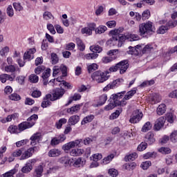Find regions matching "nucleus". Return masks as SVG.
<instances>
[{
  "mask_svg": "<svg viewBox=\"0 0 177 177\" xmlns=\"http://www.w3.org/2000/svg\"><path fill=\"white\" fill-rule=\"evenodd\" d=\"M37 120H38V115L33 114L27 119V121L21 122L18 126L10 125L8 128V131L10 133H21L26 129L32 128L37 124Z\"/></svg>",
  "mask_w": 177,
  "mask_h": 177,
  "instance_id": "nucleus-1",
  "label": "nucleus"
},
{
  "mask_svg": "<svg viewBox=\"0 0 177 177\" xmlns=\"http://www.w3.org/2000/svg\"><path fill=\"white\" fill-rule=\"evenodd\" d=\"M154 31H156V28L153 26V22L150 21L139 25V33L141 37H150L154 34Z\"/></svg>",
  "mask_w": 177,
  "mask_h": 177,
  "instance_id": "nucleus-2",
  "label": "nucleus"
},
{
  "mask_svg": "<svg viewBox=\"0 0 177 177\" xmlns=\"http://www.w3.org/2000/svg\"><path fill=\"white\" fill-rule=\"evenodd\" d=\"M91 78L93 81H96L98 83H103L109 80L107 73L100 71L94 72L91 75Z\"/></svg>",
  "mask_w": 177,
  "mask_h": 177,
  "instance_id": "nucleus-3",
  "label": "nucleus"
},
{
  "mask_svg": "<svg viewBox=\"0 0 177 177\" xmlns=\"http://www.w3.org/2000/svg\"><path fill=\"white\" fill-rule=\"evenodd\" d=\"M81 143H82V139L75 140L64 145L62 149L64 151L67 153V151H69L71 149H74L75 147H81Z\"/></svg>",
  "mask_w": 177,
  "mask_h": 177,
  "instance_id": "nucleus-4",
  "label": "nucleus"
},
{
  "mask_svg": "<svg viewBox=\"0 0 177 177\" xmlns=\"http://www.w3.org/2000/svg\"><path fill=\"white\" fill-rule=\"evenodd\" d=\"M62 77H66L67 75V66L64 65L55 66L53 67V77H56V75H62Z\"/></svg>",
  "mask_w": 177,
  "mask_h": 177,
  "instance_id": "nucleus-5",
  "label": "nucleus"
},
{
  "mask_svg": "<svg viewBox=\"0 0 177 177\" xmlns=\"http://www.w3.org/2000/svg\"><path fill=\"white\" fill-rule=\"evenodd\" d=\"M143 118V113L139 109L135 110L131 115L129 122L131 124H138Z\"/></svg>",
  "mask_w": 177,
  "mask_h": 177,
  "instance_id": "nucleus-6",
  "label": "nucleus"
},
{
  "mask_svg": "<svg viewBox=\"0 0 177 177\" xmlns=\"http://www.w3.org/2000/svg\"><path fill=\"white\" fill-rule=\"evenodd\" d=\"M35 162H37V159H30L28 160L21 169L22 174H30V172L32 171Z\"/></svg>",
  "mask_w": 177,
  "mask_h": 177,
  "instance_id": "nucleus-7",
  "label": "nucleus"
},
{
  "mask_svg": "<svg viewBox=\"0 0 177 177\" xmlns=\"http://www.w3.org/2000/svg\"><path fill=\"white\" fill-rule=\"evenodd\" d=\"M119 32L120 30L118 29H114L111 30L109 32V34H111V35H113V37L108 41V44H110V45L112 46L117 45V44H118Z\"/></svg>",
  "mask_w": 177,
  "mask_h": 177,
  "instance_id": "nucleus-8",
  "label": "nucleus"
},
{
  "mask_svg": "<svg viewBox=\"0 0 177 177\" xmlns=\"http://www.w3.org/2000/svg\"><path fill=\"white\" fill-rule=\"evenodd\" d=\"M30 146H36L39 142L42 140V133L41 132H37L32 134L30 138Z\"/></svg>",
  "mask_w": 177,
  "mask_h": 177,
  "instance_id": "nucleus-9",
  "label": "nucleus"
},
{
  "mask_svg": "<svg viewBox=\"0 0 177 177\" xmlns=\"http://www.w3.org/2000/svg\"><path fill=\"white\" fill-rule=\"evenodd\" d=\"M118 66L120 69V74H125L127 70L129 68V61L124 59L118 63Z\"/></svg>",
  "mask_w": 177,
  "mask_h": 177,
  "instance_id": "nucleus-10",
  "label": "nucleus"
},
{
  "mask_svg": "<svg viewBox=\"0 0 177 177\" xmlns=\"http://www.w3.org/2000/svg\"><path fill=\"white\" fill-rule=\"evenodd\" d=\"M64 95V90L63 88H57L55 90L53 94H51V102H55L60 99Z\"/></svg>",
  "mask_w": 177,
  "mask_h": 177,
  "instance_id": "nucleus-11",
  "label": "nucleus"
},
{
  "mask_svg": "<svg viewBox=\"0 0 177 177\" xmlns=\"http://www.w3.org/2000/svg\"><path fill=\"white\" fill-rule=\"evenodd\" d=\"M165 124V118L164 116H161L157 119L154 124L155 131H160L164 124Z\"/></svg>",
  "mask_w": 177,
  "mask_h": 177,
  "instance_id": "nucleus-12",
  "label": "nucleus"
},
{
  "mask_svg": "<svg viewBox=\"0 0 177 177\" xmlns=\"http://www.w3.org/2000/svg\"><path fill=\"white\" fill-rule=\"evenodd\" d=\"M58 162L67 167L73 164V158L71 159L68 156H62L58 160Z\"/></svg>",
  "mask_w": 177,
  "mask_h": 177,
  "instance_id": "nucleus-13",
  "label": "nucleus"
},
{
  "mask_svg": "<svg viewBox=\"0 0 177 177\" xmlns=\"http://www.w3.org/2000/svg\"><path fill=\"white\" fill-rule=\"evenodd\" d=\"M84 153H85V150L80 148L73 149L69 151V154L72 157H80L82 156Z\"/></svg>",
  "mask_w": 177,
  "mask_h": 177,
  "instance_id": "nucleus-14",
  "label": "nucleus"
},
{
  "mask_svg": "<svg viewBox=\"0 0 177 177\" xmlns=\"http://www.w3.org/2000/svg\"><path fill=\"white\" fill-rule=\"evenodd\" d=\"M37 52L35 48H30L24 55V60H32L34 59V53Z\"/></svg>",
  "mask_w": 177,
  "mask_h": 177,
  "instance_id": "nucleus-15",
  "label": "nucleus"
},
{
  "mask_svg": "<svg viewBox=\"0 0 177 177\" xmlns=\"http://www.w3.org/2000/svg\"><path fill=\"white\" fill-rule=\"evenodd\" d=\"M82 106V104H75L73 105V106H71V108H68L66 109V113L68 114H77V113H78V111H80V110H81V107Z\"/></svg>",
  "mask_w": 177,
  "mask_h": 177,
  "instance_id": "nucleus-16",
  "label": "nucleus"
},
{
  "mask_svg": "<svg viewBox=\"0 0 177 177\" xmlns=\"http://www.w3.org/2000/svg\"><path fill=\"white\" fill-rule=\"evenodd\" d=\"M52 94H47L44 97V100L41 102V107H43V109H45L46 107H49V106H50V104H52ZM50 100V101H49Z\"/></svg>",
  "mask_w": 177,
  "mask_h": 177,
  "instance_id": "nucleus-17",
  "label": "nucleus"
},
{
  "mask_svg": "<svg viewBox=\"0 0 177 177\" xmlns=\"http://www.w3.org/2000/svg\"><path fill=\"white\" fill-rule=\"evenodd\" d=\"M145 142L147 145H153L156 142V138H154V133L152 132H148L145 137Z\"/></svg>",
  "mask_w": 177,
  "mask_h": 177,
  "instance_id": "nucleus-18",
  "label": "nucleus"
},
{
  "mask_svg": "<svg viewBox=\"0 0 177 177\" xmlns=\"http://www.w3.org/2000/svg\"><path fill=\"white\" fill-rule=\"evenodd\" d=\"M66 140V136L64 135H61L57 138H54L51 140L52 146H56L59 145V143H62V142H64Z\"/></svg>",
  "mask_w": 177,
  "mask_h": 177,
  "instance_id": "nucleus-19",
  "label": "nucleus"
},
{
  "mask_svg": "<svg viewBox=\"0 0 177 177\" xmlns=\"http://www.w3.org/2000/svg\"><path fill=\"white\" fill-rule=\"evenodd\" d=\"M15 77H12L10 75L3 73L0 75V81L2 84H5L7 81H13Z\"/></svg>",
  "mask_w": 177,
  "mask_h": 177,
  "instance_id": "nucleus-20",
  "label": "nucleus"
},
{
  "mask_svg": "<svg viewBox=\"0 0 177 177\" xmlns=\"http://www.w3.org/2000/svg\"><path fill=\"white\" fill-rule=\"evenodd\" d=\"M127 93V91H122L120 93H118L116 94H113L112 95V97L113 99V102L114 104H117L118 102H119L120 100V99H122V97H124V95H125V93Z\"/></svg>",
  "mask_w": 177,
  "mask_h": 177,
  "instance_id": "nucleus-21",
  "label": "nucleus"
},
{
  "mask_svg": "<svg viewBox=\"0 0 177 177\" xmlns=\"http://www.w3.org/2000/svg\"><path fill=\"white\" fill-rule=\"evenodd\" d=\"M17 70H20L17 65H7L4 68L6 73H15L17 71Z\"/></svg>",
  "mask_w": 177,
  "mask_h": 177,
  "instance_id": "nucleus-22",
  "label": "nucleus"
},
{
  "mask_svg": "<svg viewBox=\"0 0 177 177\" xmlns=\"http://www.w3.org/2000/svg\"><path fill=\"white\" fill-rule=\"evenodd\" d=\"M165 111H167V105L165 104H161L157 107L156 113L158 115H163V114H165Z\"/></svg>",
  "mask_w": 177,
  "mask_h": 177,
  "instance_id": "nucleus-23",
  "label": "nucleus"
},
{
  "mask_svg": "<svg viewBox=\"0 0 177 177\" xmlns=\"http://www.w3.org/2000/svg\"><path fill=\"white\" fill-rule=\"evenodd\" d=\"M32 151L30 148L28 149L26 151H24V153H22L20 160H27L28 158H30V157H32Z\"/></svg>",
  "mask_w": 177,
  "mask_h": 177,
  "instance_id": "nucleus-24",
  "label": "nucleus"
},
{
  "mask_svg": "<svg viewBox=\"0 0 177 177\" xmlns=\"http://www.w3.org/2000/svg\"><path fill=\"white\" fill-rule=\"evenodd\" d=\"M136 92H138V88H133L131 91L127 92V95H124V100H129V99H132V97L134 95H136Z\"/></svg>",
  "mask_w": 177,
  "mask_h": 177,
  "instance_id": "nucleus-25",
  "label": "nucleus"
},
{
  "mask_svg": "<svg viewBox=\"0 0 177 177\" xmlns=\"http://www.w3.org/2000/svg\"><path fill=\"white\" fill-rule=\"evenodd\" d=\"M68 121L70 125H75V124H78V122H80V116L77 115H73L69 118Z\"/></svg>",
  "mask_w": 177,
  "mask_h": 177,
  "instance_id": "nucleus-26",
  "label": "nucleus"
},
{
  "mask_svg": "<svg viewBox=\"0 0 177 177\" xmlns=\"http://www.w3.org/2000/svg\"><path fill=\"white\" fill-rule=\"evenodd\" d=\"M62 154V151L58 149H53L48 151V157H59Z\"/></svg>",
  "mask_w": 177,
  "mask_h": 177,
  "instance_id": "nucleus-27",
  "label": "nucleus"
},
{
  "mask_svg": "<svg viewBox=\"0 0 177 177\" xmlns=\"http://www.w3.org/2000/svg\"><path fill=\"white\" fill-rule=\"evenodd\" d=\"M50 77V68H48L42 73L44 85H48V78Z\"/></svg>",
  "mask_w": 177,
  "mask_h": 177,
  "instance_id": "nucleus-28",
  "label": "nucleus"
},
{
  "mask_svg": "<svg viewBox=\"0 0 177 177\" xmlns=\"http://www.w3.org/2000/svg\"><path fill=\"white\" fill-rule=\"evenodd\" d=\"M90 50L95 54L101 53V52L103 50V48L99 45H93L90 46Z\"/></svg>",
  "mask_w": 177,
  "mask_h": 177,
  "instance_id": "nucleus-29",
  "label": "nucleus"
},
{
  "mask_svg": "<svg viewBox=\"0 0 177 177\" xmlns=\"http://www.w3.org/2000/svg\"><path fill=\"white\" fill-rule=\"evenodd\" d=\"M95 119V115H88L84 118V119L81 122V125H85V124H88V122H92Z\"/></svg>",
  "mask_w": 177,
  "mask_h": 177,
  "instance_id": "nucleus-30",
  "label": "nucleus"
},
{
  "mask_svg": "<svg viewBox=\"0 0 177 177\" xmlns=\"http://www.w3.org/2000/svg\"><path fill=\"white\" fill-rule=\"evenodd\" d=\"M137 157H138V153H136V152H133L129 155H127L124 157V161H126V162L135 161V160H136Z\"/></svg>",
  "mask_w": 177,
  "mask_h": 177,
  "instance_id": "nucleus-31",
  "label": "nucleus"
},
{
  "mask_svg": "<svg viewBox=\"0 0 177 177\" xmlns=\"http://www.w3.org/2000/svg\"><path fill=\"white\" fill-rule=\"evenodd\" d=\"M175 120H176V116L174 113H168L166 114L165 121H167L169 124H173Z\"/></svg>",
  "mask_w": 177,
  "mask_h": 177,
  "instance_id": "nucleus-32",
  "label": "nucleus"
},
{
  "mask_svg": "<svg viewBox=\"0 0 177 177\" xmlns=\"http://www.w3.org/2000/svg\"><path fill=\"white\" fill-rule=\"evenodd\" d=\"M76 44L77 45V48L80 52H84L85 50V44L82 41V40L80 38H76Z\"/></svg>",
  "mask_w": 177,
  "mask_h": 177,
  "instance_id": "nucleus-33",
  "label": "nucleus"
},
{
  "mask_svg": "<svg viewBox=\"0 0 177 177\" xmlns=\"http://www.w3.org/2000/svg\"><path fill=\"white\" fill-rule=\"evenodd\" d=\"M139 48H140V46L137 45L136 47H132L130 46L129 47V50L128 51L129 55H139V51L138 50V49H139Z\"/></svg>",
  "mask_w": 177,
  "mask_h": 177,
  "instance_id": "nucleus-34",
  "label": "nucleus"
},
{
  "mask_svg": "<svg viewBox=\"0 0 177 177\" xmlns=\"http://www.w3.org/2000/svg\"><path fill=\"white\" fill-rule=\"evenodd\" d=\"M42 172H44V167L40 165L37 166L35 170V177L42 176Z\"/></svg>",
  "mask_w": 177,
  "mask_h": 177,
  "instance_id": "nucleus-35",
  "label": "nucleus"
},
{
  "mask_svg": "<svg viewBox=\"0 0 177 177\" xmlns=\"http://www.w3.org/2000/svg\"><path fill=\"white\" fill-rule=\"evenodd\" d=\"M97 57H99V54L94 53H90L84 55V59L86 60H95V59H97Z\"/></svg>",
  "mask_w": 177,
  "mask_h": 177,
  "instance_id": "nucleus-36",
  "label": "nucleus"
},
{
  "mask_svg": "<svg viewBox=\"0 0 177 177\" xmlns=\"http://www.w3.org/2000/svg\"><path fill=\"white\" fill-rule=\"evenodd\" d=\"M28 80L31 84H37L38 81H39V77L35 74H31L29 75Z\"/></svg>",
  "mask_w": 177,
  "mask_h": 177,
  "instance_id": "nucleus-37",
  "label": "nucleus"
},
{
  "mask_svg": "<svg viewBox=\"0 0 177 177\" xmlns=\"http://www.w3.org/2000/svg\"><path fill=\"white\" fill-rule=\"evenodd\" d=\"M127 34V40L132 41H138L139 39V35H135V34H132V33H126Z\"/></svg>",
  "mask_w": 177,
  "mask_h": 177,
  "instance_id": "nucleus-38",
  "label": "nucleus"
},
{
  "mask_svg": "<svg viewBox=\"0 0 177 177\" xmlns=\"http://www.w3.org/2000/svg\"><path fill=\"white\" fill-rule=\"evenodd\" d=\"M107 101V95L106 94H102L99 97V101L97 102V106H103L104 103Z\"/></svg>",
  "mask_w": 177,
  "mask_h": 177,
  "instance_id": "nucleus-39",
  "label": "nucleus"
},
{
  "mask_svg": "<svg viewBox=\"0 0 177 177\" xmlns=\"http://www.w3.org/2000/svg\"><path fill=\"white\" fill-rule=\"evenodd\" d=\"M64 124H67V119L66 118H61L59 120L58 122L55 123V126L57 129H61L62 127L64 125Z\"/></svg>",
  "mask_w": 177,
  "mask_h": 177,
  "instance_id": "nucleus-40",
  "label": "nucleus"
},
{
  "mask_svg": "<svg viewBox=\"0 0 177 177\" xmlns=\"http://www.w3.org/2000/svg\"><path fill=\"white\" fill-rule=\"evenodd\" d=\"M12 6L16 12H21L24 10V8H23V6H21V3L19 2L13 3Z\"/></svg>",
  "mask_w": 177,
  "mask_h": 177,
  "instance_id": "nucleus-41",
  "label": "nucleus"
},
{
  "mask_svg": "<svg viewBox=\"0 0 177 177\" xmlns=\"http://www.w3.org/2000/svg\"><path fill=\"white\" fill-rule=\"evenodd\" d=\"M161 102V97L158 94H155L151 98V104H157V103H160Z\"/></svg>",
  "mask_w": 177,
  "mask_h": 177,
  "instance_id": "nucleus-42",
  "label": "nucleus"
},
{
  "mask_svg": "<svg viewBox=\"0 0 177 177\" xmlns=\"http://www.w3.org/2000/svg\"><path fill=\"white\" fill-rule=\"evenodd\" d=\"M6 14L8 17H13L15 16V10L12 5H9L6 8Z\"/></svg>",
  "mask_w": 177,
  "mask_h": 177,
  "instance_id": "nucleus-43",
  "label": "nucleus"
},
{
  "mask_svg": "<svg viewBox=\"0 0 177 177\" xmlns=\"http://www.w3.org/2000/svg\"><path fill=\"white\" fill-rule=\"evenodd\" d=\"M153 125L151 124V122H147L143 127H142V132H147L148 131H150Z\"/></svg>",
  "mask_w": 177,
  "mask_h": 177,
  "instance_id": "nucleus-44",
  "label": "nucleus"
},
{
  "mask_svg": "<svg viewBox=\"0 0 177 177\" xmlns=\"http://www.w3.org/2000/svg\"><path fill=\"white\" fill-rule=\"evenodd\" d=\"M107 31V27L106 26L101 25L95 28V34H103Z\"/></svg>",
  "mask_w": 177,
  "mask_h": 177,
  "instance_id": "nucleus-45",
  "label": "nucleus"
},
{
  "mask_svg": "<svg viewBox=\"0 0 177 177\" xmlns=\"http://www.w3.org/2000/svg\"><path fill=\"white\" fill-rule=\"evenodd\" d=\"M169 139L172 143L177 142V130H174L171 133Z\"/></svg>",
  "mask_w": 177,
  "mask_h": 177,
  "instance_id": "nucleus-46",
  "label": "nucleus"
},
{
  "mask_svg": "<svg viewBox=\"0 0 177 177\" xmlns=\"http://www.w3.org/2000/svg\"><path fill=\"white\" fill-rule=\"evenodd\" d=\"M136 168V162L127 163L124 165V169L127 171H133Z\"/></svg>",
  "mask_w": 177,
  "mask_h": 177,
  "instance_id": "nucleus-47",
  "label": "nucleus"
},
{
  "mask_svg": "<svg viewBox=\"0 0 177 177\" xmlns=\"http://www.w3.org/2000/svg\"><path fill=\"white\" fill-rule=\"evenodd\" d=\"M121 113H122V109H119V110H116L115 112L113 113L110 117L109 119L110 120H115L116 118H118V117H120V114H121Z\"/></svg>",
  "mask_w": 177,
  "mask_h": 177,
  "instance_id": "nucleus-48",
  "label": "nucleus"
},
{
  "mask_svg": "<svg viewBox=\"0 0 177 177\" xmlns=\"http://www.w3.org/2000/svg\"><path fill=\"white\" fill-rule=\"evenodd\" d=\"M166 26L168 27V28H175V27H176L177 26V20L176 19H171L169 20Z\"/></svg>",
  "mask_w": 177,
  "mask_h": 177,
  "instance_id": "nucleus-49",
  "label": "nucleus"
},
{
  "mask_svg": "<svg viewBox=\"0 0 177 177\" xmlns=\"http://www.w3.org/2000/svg\"><path fill=\"white\" fill-rule=\"evenodd\" d=\"M128 39V37H127V33L124 35H118V43L117 44L120 46V42H125Z\"/></svg>",
  "mask_w": 177,
  "mask_h": 177,
  "instance_id": "nucleus-50",
  "label": "nucleus"
},
{
  "mask_svg": "<svg viewBox=\"0 0 177 177\" xmlns=\"http://www.w3.org/2000/svg\"><path fill=\"white\" fill-rule=\"evenodd\" d=\"M149 167H151V161L150 160L142 162L140 165V168H142L144 170L149 169Z\"/></svg>",
  "mask_w": 177,
  "mask_h": 177,
  "instance_id": "nucleus-51",
  "label": "nucleus"
},
{
  "mask_svg": "<svg viewBox=\"0 0 177 177\" xmlns=\"http://www.w3.org/2000/svg\"><path fill=\"white\" fill-rule=\"evenodd\" d=\"M169 28L168 26H161L160 27L158 28V29L157 30V34H165V32H167V31H168Z\"/></svg>",
  "mask_w": 177,
  "mask_h": 177,
  "instance_id": "nucleus-52",
  "label": "nucleus"
},
{
  "mask_svg": "<svg viewBox=\"0 0 177 177\" xmlns=\"http://www.w3.org/2000/svg\"><path fill=\"white\" fill-rule=\"evenodd\" d=\"M98 68L99 66L97 65V64H91L87 66L88 73H93V71H96Z\"/></svg>",
  "mask_w": 177,
  "mask_h": 177,
  "instance_id": "nucleus-53",
  "label": "nucleus"
},
{
  "mask_svg": "<svg viewBox=\"0 0 177 177\" xmlns=\"http://www.w3.org/2000/svg\"><path fill=\"white\" fill-rule=\"evenodd\" d=\"M9 99L10 100H14V102H18V100H21V97L20 96V95L14 93L9 96Z\"/></svg>",
  "mask_w": 177,
  "mask_h": 177,
  "instance_id": "nucleus-54",
  "label": "nucleus"
},
{
  "mask_svg": "<svg viewBox=\"0 0 177 177\" xmlns=\"http://www.w3.org/2000/svg\"><path fill=\"white\" fill-rule=\"evenodd\" d=\"M10 48H9V46H6L1 48L0 50V56H7L8 53H9V50Z\"/></svg>",
  "mask_w": 177,
  "mask_h": 177,
  "instance_id": "nucleus-55",
  "label": "nucleus"
},
{
  "mask_svg": "<svg viewBox=\"0 0 177 177\" xmlns=\"http://www.w3.org/2000/svg\"><path fill=\"white\" fill-rule=\"evenodd\" d=\"M171 151L169 147H161L158 149V152L162 154H169Z\"/></svg>",
  "mask_w": 177,
  "mask_h": 177,
  "instance_id": "nucleus-56",
  "label": "nucleus"
},
{
  "mask_svg": "<svg viewBox=\"0 0 177 177\" xmlns=\"http://www.w3.org/2000/svg\"><path fill=\"white\" fill-rule=\"evenodd\" d=\"M157 156L156 152H148L143 156V158L149 160V158H154Z\"/></svg>",
  "mask_w": 177,
  "mask_h": 177,
  "instance_id": "nucleus-57",
  "label": "nucleus"
},
{
  "mask_svg": "<svg viewBox=\"0 0 177 177\" xmlns=\"http://www.w3.org/2000/svg\"><path fill=\"white\" fill-rule=\"evenodd\" d=\"M146 149H147V142H142L138 145L137 150L138 151H143L144 150H146Z\"/></svg>",
  "mask_w": 177,
  "mask_h": 177,
  "instance_id": "nucleus-58",
  "label": "nucleus"
},
{
  "mask_svg": "<svg viewBox=\"0 0 177 177\" xmlns=\"http://www.w3.org/2000/svg\"><path fill=\"white\" fill-rule=\"evenodd\" d=\"M112 84L114 88H117V86H120V85H122V84H124V79L122 78L117 79L116 80L113 81Z\"/></svg>",
  "mask_w": 177,
  "mask_h": 177,
  "instance_id": "nucleus-59",
  "label": "nucleus"
},
{
  "mask_svg": "<svg viewBox=\"0 0 177 177\" xmlns=\"http://www.w3.org/2000/svg\"><path fill=\"white\" fill-rule=\"evenodd\" d=\"M17 169H13L10 171H8L5 174H3V177H14L13 175H15V174H17Z\"/></svg>",
  "mask_w": 177,
  "mask_h": 177,
  "instance_id": "nucleus-60",
  "label": "nucleus"
},
{
  "mask_svg": "<svg viewBox=\"0 0 177 177\" xmlns=\"http://www.w3.org/2000/svg\"><path fill=\"white\" fill-rule=\"evenodd\" d=\"M114 158V154H110L107 157H105L103 160V164L106 165L109 164V162Z\"/></svg>",
  "mask_w": 177,
  "mask_h": 177,
  "instance_id": "nucleus-61",
  "label": "nucleus"
},
{
  "mask_svg": "<svg viewBox=\"0 0 177 177\" xmlns=\"http://www.w3.org/2000/svg\"><path fill=\"white\" fill-rule=\"evenodd\" d=\"M66 50H74L75 49V44L71 42L65 45Z\"/></svg>",
  "mask_w": 177,
  "mask_h": 177,
  "instance_id": "nucleus-62",
  "label": "nucleus"
},
{
  "mask_svg": "<svg viewBox=\"0 0 177 177\" xmlns=\"http://www.w3.org/2000/svg\"><path fill=\"white\" fill-rule=\"evenodd\" d=\"M102 157L103 156H102L101 153H95L91 157V160L97 162L99 161V160H102Z\"/></svg>",
  "mask_w": 177,
  "mask_h": 177,
  "instance_id": "nucleus-63",
  "label": "nucleus"
},
{
  "mask_svg": "<svg viewBox=\"0 0 177 177\" xmlns=\"http://www.w3.org/2000/svg\"><path fill=\"white\" fill-rule=\"evenodd\" d=\"M108 174L110 175V176L117 177L118 176V170L115 169H110L108 171Z\"/></svg>",
  "mask_w": 177,
  "mask_h": 177,
  "instance_id": "nucleus-64",
  "label": "nucleus"
}]
</instances>
